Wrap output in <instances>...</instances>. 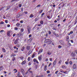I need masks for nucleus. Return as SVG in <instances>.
I'll return each mask as SVG.
<instances>
[{
    "instance_id": "dca6fc26",
    "label": "nucleus",
    "mask_w": 77,
    "mask_h": 77,
    "mask_svg": "<svg viewBox=\"0 0 77 77\" xmlns=\"http://www.w3.org/2000/svg\"><path fill=\"white\" fill-rule=\"evenodd\" d=\"M20 72L22 74H23L24 73V70L22 69H20Z\"/></svg>"
},
{
    "instance_id": "ddd939ff",
    "label": "nucleus",
    "mask_w": 77,
    "mask_h": 77,
    "mask_svg": "<svg viewBox=\"0 0 77 77\" xmlns=\"http://www.w3.org/2000/svg\"><path fill=\"white\" fill-rule=\"evenodd\" d=\"M26 63V60H25L21 63V64L22 65H24Z\"/></svg>"
},
{
    "instance_id": "a878e982",
    "label": "nucleus",
    "mask_w": 77,
    "mask_h": 77,
    "mask_svg": "<svg viewBox=\"0 0 77 77\" xmlns=\"http://www.w3.org/2000/svg\"><path fill=\"white\" fill-rule=\"evenodd\" d=\"M40 23L41 24H43V23H44V21L43 20H42L40 21Z\"/></svg>"
},
{
    "instance_id": "09e8293b",
    "label": "nucleus",
    "mask_w": 77,
    "mask_h": 77,
    "mask_svg": "<svg viewBox=\"0 0 77 77\" xmlns=\"http://www.w3.org/2000/svg\"><path fill=\"white\" fill-rule=\"evenodd\" d=\"M60 71L61 72H63V70H62V69H60Z\"/></svg>"
},
{
    "instance_id": "39448f33",
    "label": "nucleus",
    "mask_w": 77,
    "mask_h": 77,
    "mask_svg": "<svg viewBox=\"0 0 77 77\" xmlns=\"http://www.w3.org/2000/svg\"><path fill=\"white\" fill-rule=\"evenodd\" d=\"M42 56L41 55H40L38 57V59L39 60H42Z\"/></svg>"
},
{
    "instance_id": "f3484780",
    "label": "nucleus",
    "mask_w": 77,
    "mask_h": 77,
    "mask_svg": "<svg viewBox=\"0 0 77 77\" xmlns=\"http://www.w3.org/2000/svg\"><path fill=\"white\" fill-rule=\"evenodd\" d=\"M47 66L46 65H45V67L44 68V71H46L47 70Z\"/></svg>"
},
{
    "instance_id": "4be33fe9",
    "label": "nucleus",
    "mask_w": 77,
    "mask_h": 77,
    "mask_svg": "<svg viewBox=\"0 0 77 77\" xmlns=\"http://www.w3.org/2000/svg\"><path fill=\"white\" fill-rule=\"evenodd\" d=\"M26 49H27V50H29V49H30V46H27L26 47Z\"/></svg>"
},
{
    "instance_id": "72a5a7b5",
    "label": "nucleus",
    "mask_w": 77,
    "mask_h": 77,
    "mask_svg": "<svg viewBox=\"0 0 77 77\" xmlns=\"http://www.w3.org/2000/svg\"><path fill=\"white\" fill-rule=\"evenodd\" d=\"M16 26H20V24L19 23H17L16 24Z\"/></svg>"
},
{
    "instance_id": "393cba45",
    "label": "nucleus",
    "mask_w": 77,
    "mask_h": 77,
    "mask_svg": "<svg viewBox=\"0 0 77 77\" xmlns=\"http://www.w3.org/2000/svg\"><path fill=\"white\" fill-rule=\"evenodd\" d=\"M3 66L0 67V71H2V69H3Z\"/></svg>"
},
{
    "instance_id": "9b49d317",
    "label": "nucleus",
    "mask_w": 77,
    "mask_h": 77,
    "mask_svg": "<svg viewBox=\"0 0 77 77\" xmlns=\"http://www.w3.org/2000/svg\"><path fill=\"white\" fill-rule=\"evenodd\" d=\"M73 69H75L76 68V64H74L73 66Z\"/></svg>"
},
{
    "instance_id": "338daca9",
    "label": "nucleus",
    "mask_w": 77,
    "mask_h": 77,
    "mask_svg": "<svg viewBox=\"0 0 77 77\" xmlns=\"http://www.w3.org/2000/svg\"><path fill=\"white\" fill-rule=\"evenodd\" d=\"M30 57H29L28 58V60H30Z\"/></svg>"
},
{
    "instance_id": "c85d7f7f",
    "label": "nucleus",
    "mask_w": 77,
    "mask_h": 77,
    "mask_svg": "<svg viewBox=\"0 0 77 77\" xmlns=\"http://www.w3.org/2000/svg\"><path fill=\"white\" fill-rule=\"evenodd\" d=\"M44 15V13H42V14H41V17H42Z\"/></svg>"
},
{
    "instance_id": "7ed1b4c3",
    "label": "nucleus",
    "mask_w": 77,
    "mask_h": 77,
    "mask_svg": "<svg viewBox=\"0 0 77 77\" xmlns=\"http://www.w3.org/2000/svg\"><path fill=\"white\" fill-rule=\"evenodd\" d=\"M56 62H57V59H56L54 61L53 63V66L54 67V66L56 65Z\"/></svg>"
},
{
    "instance_id": "f704fd0d",
    "label": "nucleus",
    "mask_w": 77,
    "mask_h": 77,
    "mask_svg": "<svg viewBox=\"0 0 77 77\" xmlns=\"http://www.w3.org/2000/svg\"><path fill=\"white\" fill-rule=\"evenodd\" d=\"M46 72H47V74H50V71L48 70Z\"/></svg>"
},
{
    "instance_id": "a211bd4d",
    "label": "nucleus",
    "mask_w": 77,
    "mask_h": 77,
    "mask_svg": "<svg viewBox=\"0 0 77 77\" xmlns=\"http://www.w3.org/2000/svg\"><path fill=\"white\" fill-rule=\"evenodd\" d=\"M32 50H30V51H29L28 53V55H30V54L32 53Z\"/></svg>"
},
{
    "instance_id": "58836bf2",
    "label": "nucleus",
    "mask_w": 77,
    "mask_h": 77,
    "mask_svg": "<svg viewBox=\"0 0 77 77\" xmlns=\"http://www.w3.org/2000/svg\"><path fill=\"white\" fill-rule=\"evenodd\" d=\"M31 64H32V63L30 62H29L28 63V65L29 66H30V65H31Z\"/></svg>"
},
{
    "instance_id": "f257e3e1",
    "label": "nucleus",
    "mask_w": 77,
    "mask_h": 77,
    "mask_svg": "<svg viewBox=\"0 0 77 77\" xmlns=\"http://www.w3.org/2000/svg\"><path fill=\"white\" fill-rule=\"evenodd\" d=\"M45 42L47 44H50L51 43V41L49 39H47L45 40Z\"/></svg>"
},
{
    "instance_id": "864d4df0",
    "label": "nucleus",
    "mask_w": 77,
    "mask_h": 77,
    "mask_svg": "<svg viewBox=\"0 0 77 77\" xmlns=\"http://www.w3.org/2000/svg\"><path fill=\"white\" fill-rule=\"evenodd\" d=\"M58 72H59V71H57L55 72V74H57V73H58Z\"/></svg>"
},
{
    "instance_id": "bb28decb",
    "label": "nucleus",
    "mask_w": 77,
    "mask_h": 77,
    "mask_svg": "<svg viewBox=\"0 0 77 77\" xmlns=\"http://www.w3.org/2000/svg\"><path fill=\"white\" fill-rule=\"evenodd\" d=\"M73 33V31H71L70 33L68 34V35H70V34H72Z\"/></svg>"
},
{
    "instance_id": "49530a36",
    "label": "nucleus",
    "mask_w": 77,
    "mask_h": 77,
    "mask_svg": "<svg viewBox=\"0 0 77 77\" xmlns=\"http://www.w3.org/2000/svg\"><path fill=\"white\" fill-rule=\"evenodd\" d=\"M29 38H31V37H32V35L31 34H30L29 35Z\"/></svg>"
},
{
    "instance_id": "423d86ee",
    "label": "nucleus",
    "mask_w": 77,
    "mask_h": 77,
    "mask_svg": "<svg viewBox=\"0 0 77 77\" xmlns=\"http://www.w3.org/2000/svg\"><path fill=\"white\" fill-rule=\"evenodd\" d=\"M72 56L73 57H75V54L74 53V52H72Z\"/></svg>"
},
{
    "instance_id": "8fccbe9b",
    "label": "nucleus",
    "mask_w": 77,
    "mask_h": 77,
    "mask_svg": "<svg viewBox=\"0 0 77 77\" xmlns=\"http://www.w3.org/2000/svg\"><path fill=\"white\" fill-rule=\"evenodd\" d=\"M24 13L25 14H28V12L27 11H24Z\"/></svg>"
},
{
    "instance_id": "774afa93",
    "label": "nucleus",
    "mask_w": 77,
    "mask_h": 77,
    "mask_svg": "<svg viewBox=\"0 0 77 77\" xmlns=\"http://www.w3.org/2000/svg\"><path fill=\"white\" fill-rule=\"evenodd\" d=\"M31 70V68H30L28 70V71H29L30 70Z\"/></svg>"
},
{
    "instance_id": "0eeeda50",
    "label": "nucleus",
    "mask_w": 77,
    "mask_h": 77,
    "mask_svg": "<svg viewBox=\"0 0 77 77\" xmlns=\"http://www.w3.org/2000/svg\"><path fill=\"white\" fill-rule=\"evenodd\" d=\"M10 33H11V31H8L7 32V35L8 36H11V34H10Z\"/></svg>"
},
{
    "instance_id": "680f3d73",
    "label": "nucleus",
    "mask_w": 77,
    "mask_h": 77,
    "mask_svg": "<svg viewBox=\"0 0 77 77\" xmlns=\"http://www.w3.org/2000/svg\"><path fill=\"white\" fill-rule=\"evenodd\" d=\"M66 21V19H65L64 20H63V22H65Z\"/></svg>"
},
{
    "instance_id": "6e6552de",
    "label": "nucleus",
    "mask_w": 77,
    "mask_h": 77,
    "mask_svg": "<svg viewBox=\"0 0 77 77\" xmlns=\"http://www.w3.org/2000/svg\"><path fill=\"white\" fill-rule=\"evenodd\" d=\"M59 42L61 44H62V45H63V44H64V42H63L62 40H60Z\"/></svg>"
},
{
    "instance_id": "c9c22d12",
    "label": "nucleus",
    "mask_w": 77,
    "mask_h": 77,
    "mask_svg": "<svg viewBox=\"0 0 77 77\" xmlns=\"http://www.w3.org/2000/svg\"><path fill=\"white\" fill-rule=\"evenodd\" d=\"M21 6L22 5L21 4H20L19 5V8H21Z\"/></svg>"
},
{
    "instance_id": "4468645a",
    "label": "nucleus",
    "mask_w": 77,
    "mask_h": 77,
    "mask_svg": "<svg viewBox=\"0 0 77 77\" xmlns=\"http://www.w3.org/2000/svg\"><path fill=\"white\" fill-rule=\"evenodd\" d=\"M17 76L18 77H20V76H21V73L19 72L18 73Z\"/></svg>"
},
{
    "instance_id": "f8f14e48",
    "label": "nucleus",
    "mask_w": 77,
    "mask_h": 77,
    "mask_svg": "<svg viewBox=\"0 0 77 77\" xmlns=\"http://www.w3.org/2000/svg\"><path fill=\"white\" fill-rule=\"evenodd\" d=\"M25 49V47L24 46H23V47H22L21 50V51H23Z\"/></svg>"
},
{
    "instance_id": "e433bc0d",
    "label": "nucleus",
    "mask_w": 77,
    "mask_h": 77,
    "mask_svg": "<svg viewBox=\"0 0 77 77\" xmlns=\"http://www.w3.org/2000/svg\"><path fill=\"white\" fill-rule=\"evenodd\" d=\"M12 60L13 61H14V60H15V57H14V58H13L12 59Z\"/></svg>"
},
{
    "instance_id": "a19ab883",
    "label": "nucleus",
    "mask_w": 77,
    "mask_h": 77,
    "mask_svg": "<svg viewBox=\"0 0 77 77\" xmlns=\"http://www.w3.org/2000/svg\"><path fill=\"white\" fill-rule=\"evenodd\" d=\"M14 29L15 30H18V28L17 27H14Z\"/></svg>"
},
{
    "instance_id": "4c0bfd02",
    "label": "nucleus",
    "mask_w": 77,
    "mask_h": 77,
    "mask_svg": "<svg viewBox=\"0 0 77 77\" xmlns=\"http://www.w3.org/2000/svg\"><path fill=\"white\" fill-rule=\"evenodd\" d=\"M4 24V22L3 21H2L0 23V24Z\"/></svg>"
},
{
    "instance_id": "7c9ffc66",
    "label": "nucleus",
    "mask_w": 77,
    "mask_h": 77,
    "mask_svg": "<svg viewBox=\"0 0 77 77\" xmlns=\"http://www.w3.org/2000/svg\"><path fill=\"white\" fill-rule=\"evenodd\" d=\"M62 48V46L60 45H59L58 46V48Z\"/></svg>"
},
{
    "instance_id": "5fc2aeb1",
    "label": "nucleus",
    "mask_w": 77,
    "mask_h": 77,
    "mask_svg": "<svg viewBox=\"0 0 77 77\" xmlns=\"http://www.w3.org/2000/svg\"><path fill=\"white\" fill-rule=\"evenodd\" d=\"M48 34L49 35H51V32L50 31H48Z\"/></svg>"
},
{
    "instance_id": "603ef678",
    "label": "nucleus",
    "mask_w": 77,
    "mask_h": 77,
    "mask_svg": "<svg viewBox=\"0 0 77 77\" xmlns=\"http://www.w3.org/2000/svg\"><path fill=\"white\" fill-rule=\"evenodd\" d=\"M4 32V30H1V31H0V33H3V32Z\"/></svg>"
},
{
    "instance_id": "f03ea898",
    "label": "nucleus",
    "mask_w": 77,
    "mask_h": 77,
    "mask_svg": "<svg viewBox=\"0 0 77 77\" xmlns=\"http://www.w3.org/2000/svg\"><path fill=\"white\" fill-rule=\"evenodd\" d=\"M27 30L28 31V32L29 33H30V30H31V28L29 26H27Z\"/></svg>"
},
{
    "instance_id": "c03bdc74",
    "label": "nucleus",
    "mask_w": 77,
    "mask_h": 77,
    "mask_svg": "<svg viewBox=\"0 0 77 77\" xmlns=\"http://www.w3.org/2000/svg\"><path fill=\"white\" fill-rule=\"evenodd\" d=\"M20 59H21V60H23V57L22 56L20 57Z\"/></svg>"
},
{
    "instance_id": "79ce46f5",
    "label": "nucleus",
    "mask_w": 77,
    "mask_h": 77,
    "mask_svg": "<svg viewBox=\"0 0 77 77\" xmlns=\"http://www.w3.org/2000/svg\"><path fill=\"white\" fill-rule=\"evenodd\" d=\"M52 64L51 63H49V65H48V66H50L51 65V64Z\"/></svg>"
},
{
    "instance_id": "9d476101",
    "label": "nucleus",
    "mask_w": 77,
    "mask_h": 77,
    "mask_svg": "<svg viewBox=\"0 0 77 77\" xmlns=\"http://www.w3.org/2000/svg\"><path fill=\"white\" fill-rule=\"evenodd\" d=\"M32 40H33V38H30L28 40V42H29V43H30V42L32 41Z\"/></svg>"
},
{
    "instance_id": "5701e85b",
    "label": "nucleus",
    "mask_w": 77,
    "mask_h": 77,
    "mask_svg": "<svg viewBox=\"0 0 77 77\" xmlns=\"http://www.w3.org/2000/svg\"><path fill=\"white\" fill-rule=\"evenodd\" d=\"M17 41H18L17 40V39H16L14 42V44H17Z\"/></svg>"
},
{
    "instance_id": "412c9836",
    "label": "nucleus",
    "mask_w": 77,
    "mask_h": 77,
    "mask_svg": "<svg viewBox=\"0 0 77 77\" xmlns=\"http://www.w3.org/2000/svg\"><path fill=\"white\" fill-rule=\"evenodd\" d=\"M48 55H50L51 54V53L50 51H48L47 53Z\"/></svg>"
},
{
    "instance_id": "a18cd8bd",
    "label": "nucleus",
    "mask_w": 77,
    "mask_h": 77,
    "mask_svg": "<svg viewBox=\"0 0 77 77\" xmlns=\"http://www.w3.org/2000/svg\"><path fill=\"white\" fill-rule=\"evenodd\" d=\"M51 74H48V77H50V76H51Z\"/></svg>"
},
{
    "instance_id": "de8ad7c7",
    "label": "nucleus",
    "mask_w": 77,
    "mask_h": 77,
    "mask_svg": "<svg viewBox=\"0 0 77 77\" xmlns=\"http://www.w3.org/2000/svg\"><path fill=\"white\" fill-rule=\"evenodd\" d=\"M15 35H16V34H15V33H14L13 35V37H14Z\"/></svg>"
},
{
    "instance_id": "cd10ccee",
    "label": "nucleus",
    "mask_w": 77,
    "mask_h": 77,
    "mask_svg": "<svg viewBox=\"0 0 77 77\" xmlns=\"http://www.w3.org/2000/svg\"><path fill=\"white\" fill-rule=\"evenodd\" d=\"M54 35H55V36H56L57 37H59V35L58 34H54Z\"/></svg>"
},
{
    "instance_id": "bf43d9fd",
    "label": "nucleus",
    "mask_w": 77,
    "mask_h": 77,
    "mask_svg": "<svg viewBox=\"0 0 77 77\" xmlns=\"http://www.w3.org/2000/svg\"><path fill=\"white\" fill-rule=\"evenodd\" d=\"M5 23H8V22L7 20H5Z\"/></svg>"
},
{
    "instance_id": "052dcab7",
    "label": "nucleus",
    "mask_w": 77,
    "mask_h": 77,
    "mask_svg": "<svg viewBox=\"0 0 77 77\" xmlns=\"http://www.w3.org/2000/svg\"><path fill=\"white\" fill-rule=\"evenodd\" d=\"M60 18H59L58 19H57V21H59V20H60Z\"/></svg>"
},
{
    "instance_id": "13d9d810",
    "label": "nucleus",
    "mask_w": 77,
    "mask_h": 77,
    "mask_svg": "<svg viewBox=\"0 0 77 77\" xmlns=\"http://www.w3.org/2000/svg\"><path fill=\"white\" fill-rule=\"evenodd\" d=\"M43 10H41L40 11V13H42V11H43Z\"/></svg>"
},
{
    "instance_id": "473e14b6",
    "label": "nucleus",
    "mask_w": 77,
    "mask_h": 77,
    "mask_svg": "<svg viewBox=\"0 0 77 77\" xmlns=\"http://www.w3.org/2000/svg\"><path fill=\"white\" fill-rule=\"evenodd\" d=\"M20 31L22 32H23V31H24V29L23 28L21 29Z\"/></svg>"
},
{
    "instance_id": "1a4fd4ad",
    "label": "nucleus",
    "mask_w": 77,
    "mask_h": 77,
    "mask_svg": "<svg viewBox=\"0 0 77 77\" xmlns=\"http://www.w3.org/2000/svg\"><path fill=\"white\" fill-rule=\"evenodd\" d=\"M62 68L63 69H66V66L64 65H63L62 66Z\"/></svg>"
},
{
    "instance_id": "6ab92c4d",
    "label": "nucleus",
    "mask_w": 77,
    "mask_h": 77,
    "mask_svg": "<svg viewBox=\"0 0 77 77\" xmlns=\"http://www.w3.org/2000/svg\"><path fill=\"white\" fill-rule=\"evenodd\" d=\"M33 17H34V16L33 15V14H31L29 16V18H33Z\"/></svg>"
},
{
    "instance_id": "4d7b16f0",
    "label": "nucleus",
    "mask_w": 77,
    "mask_h": 77,
    "mask_svg": "<svg viewBox=\"0 0 77 77\" xmlns=\"http://www.w3.org/2000/svg\"><path fill=\"white\" fill-rule=\"evenodd\" d=\"M10 25L9 24H8L7 25V27H10Z\"/></svg>"
},
{
    "instance_id": "20e7f679",
    "label": "nucleus",
    "mask_w": 77,
    "mask_h": 77,
    "mask_svg": "<svg viewBox=\"0 0 77 77\" xmlns=\"http://www.w3.org/2000/svg\"><path fill=\"white\" fill-rule=\"evenodd\" d=\"M43 51V49H40L39 50L38 52V54H39L40 53H41Z\"/></svg>"
},
{
    "instance_id": "37998d69",
    "label": "nucleus",
    "mask_w": 77,
    "mask_h": 77,
    "mask_svg": "<svg viewBox=\"0 0 77 77\" xmlns=\"http://www.w3.org/2000/svg\"><path fill=\"white\" fill-rule=\"evenodd\" d=\"M36 60H36V59H34L33 60V61L34 62H36Z\"/></svg>"
},
{
    "instance_id": "aec40b11",
    "label": "nucleus",
    "mask_w": 77,
    "mask_h": 77,
    "mask_svg": "<svg viewBox=\"0 0 77 77\" xmlns=\"http://www.w3.org/2000/svg\"><path fill=\"white\" fill-rule=\"evenodd\" d=\"M61 63H62V60H60L58 62V64H59V65H61Z\"/></svg>"
},
{
    "instance_id": "2f4dec72",
    "label": "nucleus",
    "mask_w": 77,
    "mask_h": 77,
    "mask_svg": "<svg viewBox=\"0 0 77 77\" xmlns=\"http://www.w3.org/2000/svg\"><path fill=\"white\" fill-rule=\"evenodd\" d=\"M35 54L33 53V54L32 56V58H33V57H35Z\"/></svg>"
},
{
    "instance_id": "69168bd1",
    "label": "nucleus",
    "mask_w": 77,
    "mask_h": 77,
    "mask_svg": "<svg viewBox=\"0 0 77 77\" xmlns=\"http://www.w3.org/2000/svg\"><path fill=\"white\" fill-rule=\"evenodd\" d=\"M18 52V50H17L14 51V53H17Z\"/></svg>"
},
{
    "instance_id": "b1692460",
    "label": "nucleus",
    "mask_w": 77,
    "mask_h": 77,
    "mask_svg": "<svg viewBox=\"0 0 77 77\" xmlns=\"http://www.w3.org/2000/svg\"><path fill=\"white\" fill-rule=\"evenodd\" d=\"M21 46V45H20L19 44H18L17 45V47H18V48H19V47H20V46Z\"/></svg>"
},
{
    "instance_id": "ea45409f",
    "label": "nucleus",
    "mask_w": 77,
    "mask_h": 77,
    "mask_svg": "<svg viewBox=\"0 0 77 77\" xmlns=\"http://www.w3.org/2000/svg\"><path fill=\"white\" fill-rule=\"evenodd\" d=\"M37 8H39L40 7H41V5H38L37 6Z\"/></svg>"
},
{
    "instance_id": "6e6d98bb",
    "label": "nucleus",
    "mask_w": 77,
    "mask_h": 77,
    "mask_svg": "<svg viewBox=\"0 0 77 77\" xmlns=\"http://www.w3.org/2000/svg\"><path fill=\"white\" fill-rule=\"evenodd\" d=\"M48 60V58H46L45 60L46 62H47Z\"/></svg>"
},
{
    "instance_id": "e2e57ef3",
    "label": "nucleus",
    "mask_w": 77,
    "mask_h": 77,
    "mask_svg": "<svg viewBox=\"0 0 77 77\" xmlns=\"http://www.w3.org/2000/svg\"><path fill=\"white\" fill-rule=\"evenodd\" d=\"M3 54H2L0 56V57H1V58H2V57H3Z\"/></svg>"
},
{
    "instance_id": "c756f323",
    "label": "nucleus",
    "mask_w": 77,
    "mask_h": 77,
    "mask_svg": "<svg viewBox=\"0 0 77 77\" xmlns=\"http://www.w3.org/2000/svg\"><path fill=\"white\" fill-rule=\"evenodd\" d=\"M49 60L51 62H52V61H53V59H52V58H49Z\"/></svg>"
},
{
    "instance_id": "0e129e2a",
    "label": "nucleus",
    "mask_w": 77,
    "mask_h": 77,
    "mask_svg": "<svg viewBox=\"0 0 77 77\" xmlns=\"http://www.w3.org/2000/svg\"><path fill=\"white\" fill-rule=\"evenodd\" d=\"M20 23H23V20H21L20 21Z\"/></svg>"
},
{
    "instance_id": "3c124183",
    "label": "nucleus",
    "mask_w": 77,
    "mask_h": 77,
    "mask_svg": "<svg viewBox=\"0 0 77 77\" xmlns=\"http://www.w3.org/2000/svg\"><path fill=\"white\" fill-rule=\"evenodd\" d=\"M18 0H12L11 1V2H17Z\"/></svg>"
},
{
    "instance_id": "2eb2a0df",
    "label": "nucleus",
    "mask_w": 77,
    "mask_h": 77,
    "mask_svg": "<svg viewBox=\"0 0 77 77\" xmlns=\"http://www.w3.org/2000/svg\"><path fill=\"white\" fill-rule=\"evenodd\" d=\"M2 51L4 53H6V50H5V49H4V48H2Z\"/></svg>"
}]
</instances>
